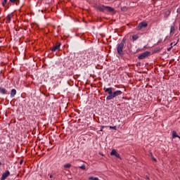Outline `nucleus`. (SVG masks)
Returning a JSON list of instances; mask_svg holds the SVG:
<instances>
[{"instance_id": "nucleus-1", "label": "nucleus", "mask_w": 180, "mask_h": 180, "mask_svg": "<svg viewBox=\"0 0 180 180\" xmlns=\"http://www.w3.org/2000/svg\"><path fill=\"white\" fill-rule=\"evenodd\" d=\"M103 91H105V94L108 95L106 97V101H111V99H114V98H116V96H119L122 94V91L120 90H117L115 91H113V88L112 87H109V88L104 87Z\"/></svg>"}, {"instance_id": "nucleus-2", "label": "nucleus", "mask_w": 180, "mask_h": 180, "mask_svg": "<svg viewBox=\"0 0 180 180\" xmlns=\"http://www.w3.org/2000/svg\"><path fill=\"white\" fill-rule=\"evenodd\" d=\"M91 55L90 53H86L83 56L80 58V60L83 64H89L91 59Z\"/></svg>"}, {"instance_id": "nucleus-3", "label": "nucleus", "mask_w": 180, "mask_h": 180, "mask_svg": "<svg viewBox=\"0 0 180 180\" xmlns=\"http://www.w3.org/2000/svg\"><path fill=\"white\" fill-rule=\"evenodd\" d=\"M126 39H123L122 42H121L120 44H117V53L122 56L123 53V49L124 46V42H125Z\"/></svg>"}, {"instance_id": "nucleus-4", "label": "nucleus", "mask_w": 180, "mask_h": 180, "mask_svg": "<svg viewBox=\"0 0 180 180\" xmlns=\"http://www.w3.org/2000/svg\"><path fill=\"white\" fill-rule=\"evenodd\" d=\"M98 10H99L101 12H104L105 10H108L109 12H114L115 9L110 7V6H97L96 7Z\"/></svg>"}, {"instance_id": "nucleus-5", "label": "nucleus", "mask_w": 180, "mask_h": 180, "mask_svg": "<svg viewBox=\"0 0 180 180\" xmlns=\"http://www.w3.org/2000/svg\"><path fill=\"white\" fill-rule=\"evenodd\" d=\"M150 55V51H146V52L141 53L139 56V60H143V59L146 58V57L149 56Z\"/></svg>"}, {"instance_id": "nucleus-6", "label": "nucleus", "mask_w": 180, "mask_h": 180, "mask_svg": "<svg viewBox=\"0 0 180 180\" xmlns=\"http://www.w3.org/2000/svg\"><path fill=\"white\" fill-rule=\"evenodd\" d=\"M148 26V23L146 22H142L141 23L139 24L138 27H137V30H141V29L146 27Z\"/></svg>"}, {"instance_id": "nucleus-7", "label": "nucleus", "mask_w": 180, "mask_h": 180, "mask_svg": "<svg viewBox=\"0 0 180 180\" xmlns=\"http://www.w3.org/2000/svg\"><path fill=\"white\" fill-rule=\"evenodd\" d=\"M61 44L60 42H57L56 44H55L51 49L52 52H55L57 50L60 49Z\"/></svg>"}, {"instance_id": "nucleus-8", "label": "nucleus", "mask_w": 180, "mask_h": 180, "mask_svg": "<svg viewBox=\"0 0 180 180\" xmlns=\"http://www.w3.org/2000/svg\"><path fill=\"white\" fill-rule=\"evenodd\" d=\"M10 175V172L8 170L3 173L1 180H6V179Z\"/></svg>"}, {"instance_id": "nucleus-9", "label": "nucleus", "mask_w": 180, "mask_h": 180, "mask_svg": "<svg viewBox=\"0 0 180 180\" xmlns=\"http://www.w3.org/2000/svg\"><path fill=\"white\" fill-rule=\"evenodd\" d=\"M12 18H13L12 13L8 14V15L6 16V22H7V23H9L10 21H11V19Z\"/></svg>"}, {"instance_id": "nucleus-10", "label": "nucleus", "mask_w": 180, "mask_h": 180, "mask_svg": "<svg viewBox=\"0 0 180 180\" xmlns=\"http://www.w3.org/2000/svg\"><path fill=\"white\" fill-rule=\"evenodd\" d=\"M7 91L6 90L5 88L4 87H0V94H1L2 95H6Z\"/></svg>"}, {"instance_id": "nucleus-11", "label": "nucleus", "mask_w": 180, "mask_h": 180, "mask_svg": "<svg viewBox=\"0 0 180 180\" xmlns=\"http://www.w3.org/2000/svg\"><path fill=\"white\" fill-rule=\"evenodd\" d=\"M15 95H16V90L15 89H13L11 91V98H14Z\"/></svg>"}, {"instance_id": "nucleus-12", "label": "nucleus", "mask_w": 180, "mask_h": 180, "mask_svg": "<svg viewBox=\"0 0 180 180\" xmlns=\"http://www.w3.org/2000/svg\"><path fill=\"white\" fill-rule=\"evenodd\" d=\"M172 136H173V139H175V138H178V137H179V135L177 134V133L176 132V131H172Z\"/></svg>"}, {"instance_id": "nucleus-13", "label": "nucleus", "mask_w": 180, "mask_h": 180, "mask_svg": "<svg viewBox=\"0 0 180 180\" xmlns=\"http://www.w3.org/2000/svg\"><path fill=\"white\" fill-rule=\"evenodd\" d=\"M117 152L116 151L115 149L112 150V152L110 153L111 156H115Z\"/></svg>"}, {"instance_id": "nucleus-14", "label": "nucleus", "mask_w": 180, "mask_h": 180, "mask_svg": "<svg viewBox=\"0 0 180 180\" xmlns=\"http://www.w3.org/2000/svg\"><path fill=\"white\" fill-rule=\"evenodd\" d=\"M139 38V37L137 34H134L132 36L133 41H136Z\"/></svg>"}, {"instance_id": "nucleus-15", "label": "nucleus", "mask_w": 180, "mask_h": 180, "mask_svg": "<svg viewBox=\"0 0 180 180\" xmlns=\"http://www.w3.org/2000/svg\"><path fill=\"white\" fill-rule=\"evenodd\" d=\"M89 180H99V179L98 177L91 176L89 178Z\"/></svg>"}, {"instance_id": "nucleus-16", "label": "nucleus", "mask_w": 180, "mask_h": 180, "mask_svg": "<svg viewBox=\"0 0 180 180\" xmlns=\"http://www.w3.org/2000/svg\"><path fill=\"white\" fill-rule=\"evenodd\" d=\"M64 167L66 168V169H69V168L71 167V165L70 164L65 165Z\"/></svg>"}, {"instance_id": "nucleus-17", "label": "nucleus", "mask_w": 180, "mask_h": 180, "mask_svg": "<svg viewBox=\"0 0 180 180\" xmlns=\"http://www.w3.org/2000/svg\"><path fill=\"white\" fill-rule=\"evenodd\" d=\"M174 31H175V26H174V25H172V26L171 27V33L173 32H174Z\"/></svg>"}, {"instance_id": "nucleus-18", "label": "nucleus", "mask_w": 180, "mask_h": 180, "mask_svg": "<svg viewBox=\"0 0 180 180\" xmlns=\"http://www.w3.org/2000/svg\"><path fill=\"white\" fill-rule=\"evenodd\" d=\"M79 168L81 169L85 170L86 169V166H85V165H82V166L79 167Z\"/></svg>"}, {"instance_id": "nucleus-19", "label": "nucleus", "mask_w": 180, "mask_h": 180, "mask_svg": "<svg viewBox=\"0 0 180 180\" xmlns=\"http://www.w3.org/2000/svg\"><path fill=\"white\" fill-rule=\"evenodd\" d=\"M6 3H7V0H4L1 4L3 6H5Z\"/></svg>"}, {"instance_id": "nucleus-20", "label": "nucleus", "mask_w": 180, "mask_h": 180, "mask_svg": "<svg viewBox=\"0 0 180 180\" xmlns=\"http://www.w3.org/2000/svg\"><path fill=\"white\" fill-rule=\"evenodd\" d=\"M179 39H178L177 42H176L175 44H174V43H171L170 46L173 47V46H175V45L177 44V43L179 42Z\"/></svg>"}, {"instance_id": "nucleus-21", "label": "nucleus", "mask_w": 180, "mask_h": 180, "mask_svg": "<svg viewBox=\"0 0 180 180\" xmlns=\"http://www.w3.org/2000/svg\"><path fill=\"white\" fill-rule=\"evenodd\" d=\"M110 129H113V130H116V127H115H115L110 126Z\"/></svg>"}, {"instance_id": "nucleus-22", "label": "nucleus", "mask_w": 180, "mask_h": 180, "mask_svg": "<svg viewBox=\"0 0 180 180\" xmlns=\"http://www.w3.org/2000/svg\"><path fill=\"white\" fill-rule=\"evenodd\" d=\"M17 1H18V0H9V2L14 4V3L16 2Z\"/></svg>"}, {"instance_id": "nucleus-23", "label": "nucleus", "mask_w": 180, "mask_h": 180, "mask_svg": "<svg viewBox=\"0 0 180 180\" xmlns=\"http://www.w3.org/2000/svg\"><path fill=\"white\" fill-rule=\"evenodd\" d=\"M115 156L117 158H120V154L118 153H117Z\"/></svg>"}, {"instance_id": "nucleus-24", "label": "nucleus", "mask_w": 180, "mask_h": 180, "mask_svg": "<svg viewBox=\"0 0 180 180\" xmlns=\"http://www.w3.org/2000/svg\"><path fill=\"white\" fill-rule=\"evenodd\" d=\"M152 160L154 161V162H157V160L153 156V155H152Z\"/></svg>"}, {"instance_id": "nucleus-25", "label": "nucleus", "mask_w": 180, "mask_h": 180, "mask_svg": "<svg viewBox=\"0 0 180 180\" xmlns=\"http://www.w3.org/2000/svg\"><path fill=\"white\" fill-rule=\"evenodd\" d=\"M104 128H105V127H104V126H102L101 128V129L99 130V131H103V130Z\"/></svg>"}, {"instance_id": "nucleus-26", "label": "nucleus", "mask_w": 180, "mask_h": 180, "mask_svg": "<svg viewBox=\"0 0 180 180\" xmlns=\"http://www.w3.org/2000/svg\"><path fill=\"white\" fill-rule=\"evenodd\" d=\"M172 48H173V46L169 47V48L167 49V51H170Z\"/></svg>"}, {"instance_id": "nucleus-27", "label": "nucleus", "mask_w": 180, "mask_h": 180, "mask_svg": "<svg viewBox=\"0 0 180 180\" xmlns=\"http://www.w3.org/2000/svg\"><path fill=\"white\" fill-rule=\"evenodd\" d=\"M22 164V160L20 161V165H21Z\"/></svg>"}, {"instance_id": "nucleus-28", "label": "nucleus", "mask_w": 180, "mask_h": 180, "mask_svg": "<svg viewBox=\"0 0 180 180\" xmlns=\"http://www.w3.org/2000/svg\"><path fill=\"white\" fill-rule=\"evenodd\" d=\"M146 179L149 180V177L148 176H146Z\"/></svg>"}, {"instance_id": "nucleus-29", "label": "nucleus", "mask_w": 180, "mask_h": 180, "mask_svg": "<svg viewBox=\"0 0 180 180\" xmlns=\"http://www.w3.org/2000/svg\"><path fill=\"white\" fill-rule=\"evenodd\" d=\"M52 178H53V175H51V176H50V179H52Z\"/></svg>"}, {"instance_id": "nucleus-30", "label": "nucleus", "mask_w": 180, "mask_h": 180, "mask_svg": "<svg viewBox=\"0 0 180 180\" xmlns=\"http://www.w3.org/2000/svg\"><path fill=\"white\" fill-rule=\"evenodd\" d=\"M2 166V162H0V167Z\"/></svg>"}, {"instance_id": "nucleus-31", "label": "nucleus", "mask_w": 180, "mask_h": 180, "mask_svg": "<svg viewBox=\"0 0 180 180\" xmlns=\"http://www.w3.org/2000/svg\"><path fill=\"white\" fill-rule=\"evenodd\" d=\"M122 11H124V8H122Z\"/></svg>"}, {"instance_id": "nucleus-32", "label": "nucleus", "mask_w": 180, "mask_h": 180, "mask_svg": "<svg viewBox=\"0 0 180 180\" xmlns=\"http://www.w3.org/2000/svg\"><path fill=\"white\" fill-rule=\"evenodd\" d=\"M177 138H179V139H180V136H177Z\"/></svg>"}, {"instance_id": "nucleus-33", "label": "nucleus", "mask_w": 180, "mask_h": 180, "mask_svg": "<svg viewBox=\"0 0 180 180\" xmlns=\"http://www.w3.org/2000/svg\"><path fill=\"white\" fill-rule=\"evenodd\" d=\"M179 30H180V25H179Z\"/></svg>"}]
</instances>
